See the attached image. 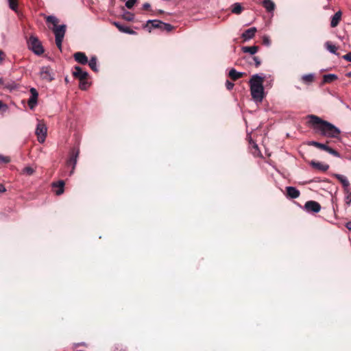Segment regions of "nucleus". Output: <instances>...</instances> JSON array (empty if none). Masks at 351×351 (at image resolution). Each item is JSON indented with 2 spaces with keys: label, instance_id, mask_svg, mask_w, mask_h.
I'll return each instance as SVG.
<instances>
[{
  "label": "nucleus",
  "instance_id": "nucleus-1",
  "mask_svg": "<svg viewBox=\"0 0 351 351\" xmlns=\"http://www.w3.org/2000/svg\"><path fill=\"white\" fill-rule=\"evenodd\" d=\"M308 123L316 133L323 136L336 138L340 134V130L333 124L322 119L320 117L309 114L307 116Z\"/></svg>",
  "mask_w": 351,
  "mask_h": 351
},
{
  "label": "nucleus",
  "instance_id": "nucleus-2",
  "mask_svg": "<svg viewBox=\"0 0 351 351\" xmlns=\"http://www.w3.org/2000/svg\"><path fill=\"white\" fill-rule=\"evenodd\" d=\"M264 76L254 74L250 80V93L255 102H261L264 98Z\"/></svg>",
  "mask_w": 351,
  "mask_h": 351
},
{
  "label": "nucleus",
  "instance_id": "nucleus-3",
  "mask_svg": "<svg viewBox=\"0 0 351 351\" xmlns=\"http://www.w3.org/2000/svg\"><path fill=\"white\" fill-rule=\"evenodd\" d=\"M28 47L35 54L40 56L44 53V48L38 38L34 36H30L27 42Z\"/></svg>",
  "mask_w": 351,
  "mask_h": 351
},
{
  "label": "nucleus",
  "instance_id": "nucleus-4",
  "mask_svg": "<svg viewBox=\"0 0 351 351\" xmlns=\"http://www.w3.org/2000/svg\"><path fill=\"white\" fill-rule=\"evenodd\" d=\"M40 78L47 82H51L55 79V73L49 66H41L39 71Z\"/></svg>",
  "mask_w": 351,
  "mask_h": 351
},
{
  "label": "nucleus",
  "instance_id": "nucleus-5",
  "mask_svg": "<svg viewBox=\"0 0 351 351\" xmlns=\"http://www.w3.org/2000/svg\"><path fill=\"white\" fill-rule=\"evenodd\" d=\"M79 154H80V150L78 148L73 147L70 152L69 158L66 161L67 166L72 165V170L70 172V175L73 174V173L74 171V169L77 165Z\"/></svg>",
  "mask_w": 351,
  "mask_h": 351
},
{
  "label": "nucleus",
  "instance_id": "nucleus-6",
  "mask_svg": "<svg viewBox=\"0 0 351 351\" xmlns=\"http://www.w3.org/2000/svg\"><path fill=\"white\" fill-rule=\"evenodd\" d=\"M47 127L44 123L38 122L36 125L35 133L38 138V141L40 143H43L45 141L47 136Z\"/></svg>",
  "mask_w": 351,
  "mask_h": 351
},
{
  "label": "nucleus",
  "instance_id": "nucleus-7",
  "mask_svg": "<svg viewBox=\"0 0 351 351\" xmlns=\"http://www.w3.org/2000/svg\"><path fill=\"white\" fill-rule=\"evenodd\" d=\"M304 209L307 213H317L321 210V206L318 202L310 200L305 203Z\"/></svg>",
  "mask_w": 351,
  "mask_h": 351
},
{
  "label": "nucleus",
  "instance_id": "nucleus-8",
  "mask_svg": "<svg viewBox=\"0 0 351 351\" xmlns=\"http://www.w3.org/2000/svg\"><path fill=\"white\" fill-rule=\"evenodd\" d=\"M31 96L27 101L28 106L31 110L34 109L38 104V92L35 88H31L29 90Z\"/></svg>",
  "mask_w": 351,
  "mask_h": 351
},
{
  "label": "nucleus",
  "instance_id": "nucleus-9",
  "mask_svg": "<svg viewBox=\"0 0 351 351\" xmlns=\"http://www.w3.org/2000/svg\"><path fill=\"white\" fill-rule=\"evenodd\" d=\"M88 72L83 71L80 66H75L74 67V71H73V75L78 78L80 80H86L88 77Z\"/></svg>",
  "mask_w": 351,
  "mask_h": 351
},
{
  "label": "nucleus",
  "instance_id": "nucleus-10",
  "mask_svg": "<svg viewBox=\"0 0 351 351\" xmlns=\"http://www.w3.org/2000/svg\"><path fill=\"white\" fill-rule=\"evenodd\" d=\"M256 31L257 30H256V27H250V28L245 30L242 33L241 38L245 41H247V40L252 39L255 36V34H256Z\"/></svg>",
  "mask_w": 351,
  "mask_h": 351
},
{
  "label": "nucleus",
  "instance_id": "nucleus-11",
  "mask_svg": "<svg viewBox=\"0 0 351 351\" xmlns=\"http://www.w3.org/2000/svg\"><path fill=\"white\" fill-rule=\"evenodd\" d=\"M162 21L160 20H148L147 21L146 27L148 28L149 31L151 32L152 29H162Z\"/></svg>",
  "mask_w": 351,
  "mask_h": 351
},
{
  "label": "nucleus",
  "instance_id": "nucleus-12",
  "mask_svg": "<svg viewBox=\"0 0 351 351\" xmlns=\"http://www.w3.org/2000/svg\"><path fill=\"white\" fill-rule=\"evenodd\" d=\"M113 25L118 28V29L123 33L134 35L136 34V32L131 29L129 27L125 26L121 24L119 22L114 21Z\"/></svg>",
  "mask_w": 351,
  "mask_h": 351
},
{
  "label": "nucleus",
  "instance_id": "nucleus-13",
  "mask_svg": "<svg viewBox=\"0 0 351 351\" xmlns=\"http://www.w3.org/2000/svg\"><path fill=\"white\" fill-rule=\"evenodd\" d=\"M318 148L328 152V154H330L337 158L341 157L340 154L337 151H336L335 149H332V147L328 146L326 144L320 143V145H319Z\"/></svg>",
  "mask_w": 351,
  "mask_h": 351
},
{
  "label": "nucleus",
  "instance_id": "nucleus-14",
  "mask_svg": "<svg viewBox=\"0 0 351 351\" xmlns=\"http://www.w3.org/2000/svg\"><path fill=\"white\" fill-rule=\"evenodd\" d=\"M66 26L64 24L56 27L53 29L55 38H64Z\"/></svg>",
  "mask_w": 351,
  "mask_h": 351
},
{
  "label": "nucleus",
  "instance_id": "nucleus-15",
  "mask_svg": "<svg viewBox=\"0 0 351 351\" xmlns=\"http://www.w3.org/2000/svg\"><path fill=\"white\" fill-rule=\"evenodd\" d=\"M73 57L75 60L80 64H86L88 63V58L84 52H76Z\"/></svg>",
  "mask_w": 351,
  "mask_h": 351
},
{
  "label": "nucleus",
  "instance_id": "nucleus-16",
  "mask_svg": "<svg viewBox=\"0 0 351 351\" xmlns=\"http://www.w3.org/2000/svg\"><path fill=\"white\" fill-rule=\"evenodd\" d=\"M310 165L311 166H312L313 167L321 171H326L328 169H329V165H327V164H324L322 162H316V161H314V160H312L311 162H310Z\"/></svg>",
  "mask_w": 351,
  "mask_h": 351
},
{
  "label": "nucleus",
  "instance_id": "nucleus-17",
  "mask_svg": "<svg viewBox=\"0 0 351 351\" xmlns=\"http://www.w3.org/2000/svg\"><path fill=\"white\" fill-rule=\"evenodd\" d=\"M334 177L336 178L342 184L344 191H348V189H349L350 182L347 178L341 174H335Z\"/></svg>",
  "mask_w": 351,
  "mask_h": 351
},
{
  "label": "nucleus",
  "instance_id": "nucleus-18",
  "mask_svg": "<svg viewBox=\"0 0 351 351\" xmlns=\"http://www.w3.org/2000/svg\"><path fill=\"white\" fill-rule=\"evenodd\" d=\"M287 195L291 199L298 198L300 195V191L294 186H287L286 188Z\"/></svg>",
  "mask_w": 351,
  "mask_h": 351
},
{
  "label": "nucleus",
  "instance_id": "nucleus-19",
  "mask_svg": "<svg viewBox=\"0 0 351 351\" xmlns=\"http://www.w3.org/2000/svg\"><path fill=\"white\" fill-rule=\"evenodd\" d=\"M262 5L267 12H273L276 8V5L271 0H263Z\"/></svg>",
  "mask_w": 351,
  "mask_h": 351
},
{
  "label": "nucleus",
  "instance_id": "nucleus-20",
  "mask_svg": "<svg viewBox=\"0 0 351 351\" xmlns=\"http://www.w3.org/2000/svg\"><path fill=\"white\" fill-rule=\"evenodd\" d=\"M245 73L237 71L235 69L232 68L229 71L228 75L232 80H237L243 76Z\"/></svg>",
  "mask_w": 351,
  "mask_h": 351
},
{
  "label": "nucleus",
  "instance_id": "nucleus-21",
  "mask_svg": "<svg viewBox=\"0 0 351 351\" xmlns=\"http://www.w3.org/2000/svg\"><path fill=\"white\" fill-rule=\"evenodd\" d=\"M64 182L63 180H59L57 182H53L52 184L53 188H58L57 191H56V194L57 195H60L64 193Z\"/></svg>",
  "mask_w": 351,
  "mask_h": 351
},
{
  "label": "nucleus",
  "instance_id": "nucleus-22",
  "mask_svg": "<svg viewBox=\"0 0 351 351\" xmlns=\"http://www.w3.org/2000/svg\"><path fill=\"white\" fill-rule=\"evenodd\" d=\"M341 17V11L337 12L332 16L330 26L332 27H335L336 26H337V25L339 24V23L340 21Z\"/></svg>",
  "mask_w": 351,
  "mask_h": 351
},
{
  "label": "nucleus",
  "instance_id": "nucleus-23",
  "mask_svg": "<svg viewBox=\"0 0 351 351\" xmlns=\"http://www.w3.org/2000/svg\"><path fill=\"white\" fill-rule=\"evenodd\" d=\"M241 50L243 53H249L251 55H254L258 50V47L254 46H244L242 47Z\"/></svg>",
  "mask_w": 351,
  "mask_h": 351
},
{
  "label": "nucleus",
  "instance_id": "nucleus-24",
  "mask_svg": "<svg viewBox=\"0 0 351 351\" xmlns=\"http://www.w3.org/2000/svg\"><path fill=\"white\" fill-rule=\"evenodd\" d=\"M314 79H315L314 73L303 75L301 77L302 82L307 85L311 84L314 81Z\"/></svg>",
  "mask_w": 351,
  "mask_h": 351
},
{
  "label": "nucleus",
  "instance_id": "nucleus-25",
  "mask_svg": "<svg viewBox=\"0 0 351 351\" xmlns=\"http://www.w3.org/2000/svg\"><path fill=\"white\" fill-rule=\"evenodd\" d=\"M88 63L90 69L95 72L98 71L97 67V57L93 56L90 58V60H88Z\"/></svg>",
  "mask_w": 351,
  "mask_h": 351
},
{
  "label": "nucleus",
  "instance_id": "nucleus-26",
  "mask_svg": "<svg viewBox=\"0 0 351 351\" xmlns=\"http://www.w3.org/2000/svg\"><path fill=\"white\" fill-rule=\"evenodd\" d=\"M338 78L336 74L329 73L324 75L323 76V82L324 83H331L334 80Z\"/></svg>",
  "mask_w": 351,
  "mask_h": 351
},
{
  "label": "nucleus",
  "instance_id": "nucleus-27",
  "mask_svg": "<svg viewBox=\"0 0 351 351\" xmlns=\"http://www.w3.org/2000/svg\"><path fill=\"white\" fill-rule=\"evenodd\" d=\"M326 49L331 53L339 55L337 53V48L335 45H332L330 41H327L324 44Z\"/></svg>",
  "mask_w": 351,
  "mask_h": 351
},
{
  "label": "nucleus",
  "instance_id": "nucleus-28",
  "mask_svg": "<svg viewBox=\"0 0 351 351\" xmlns=\"http://www.w3.org/2000/svg\"><path fill=\"white\" fill-rule=\"evenodd\" d=\"M243 10V8L239 3H235L232 5V12L236 14H239L241 13Z\"/></svg>",
  "mask_w": 351,
  "mask_h": 351
},
{
  "label": "nucleus",
  "instance_id": "nucleus-29",
  "mask_svg": "<svg viewBox=\"0 0 351 351\" xmlns=\"http://www.w3.org/2000/svg\"><path fill=\"white\" fill-rule=\"evenodd\" d=\"M8 5H9V8L14 11V12H17L18 11V1L17 0H8Z\"/></svg>",
  "mask_w": 351,
  "mask_h": 351
},
{
  "label": "nucleus",
  "instance_id": "nucleus-30",
  "mask_svg": "<svg viewBox=\"0 0 351 351\" xmlns=\"http://www.w3.org/2000/svg\"><path fill=\"white\" fill-rule=\"evenodd\" d=\"M123 18L128 21H132L134 19V15L128 11H125L123 14Z\"/></svg>",
  "mask_w": 351,
  "mask_h": 351
},
{
  "label": "nucleus",
  "instance_id": "nucleus-31",
  "mask_svg": "<svg viewBox=\"0 0 351 351\" xmlns=\"http://www.w3.org/2000/svg\"><path fill=\"white\" fill-rule=\"evenodd\" d=\"M46 21L48 22V23H51L53 25L56 26V25H57V23L58 22V19L56 16L50 15V16H48L46 18Z\"/></svg>",
  "mask_w": 351,
  "mask_h": 351
},
{
  "label": "nucleus",
  "instance_id": "nucleus-32",
  "mask_svg": "<svg viewBox=\"0 0 351 351\" xmlns=\"http://www.w3.org/2000/svg\"><path fill=\"white\" fill-rule=\"evenodd\" d=\"M346 193L345 201L346 204L349 206L351 204V192L348 189V191H344Z\"/></svg>",
  "mask_w": 351,
  "mask_h": 351
},
{
  "label": "nucleus",
  "instance_id": "nucleus-33",
  "mask_svg": "<svg viewBox=\"0 0 351 351\" xmlns=\"http://www.w3.org/2000/svg\"><path fill=\"white\" fill-rule=\"evenodd\" d=\"M89 86V84L86 80H80L79 87L81 90H86Z\"/></svg>",
  "mask_w": 351,
  "mask_h": 351
},
{
  "label": "nucleus",
  "instance_id": "nucleus-34",
  "mask_svg": "<svg viewBox=\"0 0 351 351\" xmlns=\"http://www.w3.org/2000/svg\"><path fill=\"white\" fill-rule=\"evenodd\" d=\"M3 88L8 89L10 90H12L16 88V86L14 82L5 83V84L3 83Z\"/></svg>",
  "mask_w": 351,
  "mask_h": 351
},
{
  "label": "nucleus",
  "instance_id": "nucleus-35",
  "mask_svg": "<svg viewBox=\"0 0 351 351\" xmlns=\"http://www.w3.org/2000/svg\"><path fill=\"white\" fill-rule=\"evenodd\" d=\"M162 28L161 29L165 30L166 32H170L173 29V26L169 23L162 22Z\"/></svg>",
  "mask_w": 351,
  "mask_h": 351
},
{
  "label": "nucleus",
  "instance_id": "nucleus-36",
  "mask_svg": "<svg viewBox=\"0 0 351 351\" xmlns=\"http://www.w3.org/2000/svg\"><path fill=\"white\" fill-rule=\"evenodd\" d=\"M137 0H128L125 2V6L128 9H131L134 7V4L136 3Z\"/></svg>",
  "mask_w": 351,
  "mask_h": 351
},
{
  "label": "nucleus",
  "instance_id": "nucleus-37",
  "mask_svg": "<svg viewBox=\"0 0 351 351\" xmlns=\"http://www.w3.org/2000/svg\"><path fill=\"white\" fill-rule=\"evenodd\" d=\"M23 172L27 175H32L34 170L31 167H26L23 169Z\"/></svg>",
  "mask_w": 351,
  "mask_h": 351
},
{
  "label": "nucleus",
  "instance_id": "nucleus-38",
  "mask_svg": "<svg viewBox=\"0 0 351 351\" xmlns=\"http://www.w3.org/2000/svg\"><path fill=\"white\" fill-rule=\"evenodd\" d=\"M10 159L8 156H3L0 154V163H8Z\"/></svg>",
  "mask_w": 351,
  "mask_h": 351
},
{
  "label": "nucleus",
  "instance_id": "nucleus-39",
  "mask_svg": "<svg viewBox=\"0 0 351 351\" xmlns=\"http://www.w3.org/2000/svg\"><path fill=\"white\" fill-rule=\"evenodd\" d=\"M56 40V44L58 48L61 50L62 49V43L63 40V38H55Z\"/></svg>",
  "mask_w": 351,
  "mask_h": 351
},
{
  "label": "nucleus",
  "instance_id": "nucleus-40",
  "mask_svg": "<svg viewBox=\"0 0 351 351\" xmlns=\"http://www.w3.org/2000/svg\"><path fill=\"white\" fill-rule=\"evenodd\" d=\"M252 59L254 61V64L256 67H258L261 64V60L258 57L254 56Z\"/></svg>",
  "mask_w": 351,
  "mask_h": 351
},
{
  "label": "nucleus",
  "instance_id": "nucleus-41",
  "mask_svg": "<svg viewBox=\"0 0 351 351\" xmlns=\"http://www.w3.org/2000/svg\"><path fill=\"white\" fill-rule=\"evenodd\" d=\"M263 45H265L266 46H269L270 44H271V41H270L269 38L268 36H263Z\"/></svg>",
  "mask_w": 351,
  "mask_h": 351
},
{
  "label": "nucleus",
  "instance_id": "nucleus-42",
  "mask_svg": "<svg viewBox=\"0 0 351 351\" xmlns=\"http://www.w3.org/2000/svg\"><path fill=\"white\" fill-rule=\"evenodd\" d=\"M234 83L230 82L229 80H226V87L228 90H231L234 88Z\"/></svg>",
  "mask_w": 351,
  "mask_h": 351
},
{
  "label": "nucleus",
  "instance_id": "nucleus-43",
  "mask_svg": "<svg viewBox=\"0 0 351 351\" xmlns=\"http://www.w3.org/2000/svg\"><path fill=\"white\" fill-rule=\"evenodd\" d=\"M8 109V106L7 104H3V101H0V110L3 112L7 111Z\"/></svg>",
  "mask_w": 351,
  "mask_h": 351
},
{
  "label": "nucleus",
  "instance_id": "nucleus-44",
  "mask_svg": "<svg viewBox=\"0 0 351 351\" xmlns=\"http://www.w3.org/2000/svg\"><path fill=\"white\" fill-rule=\"evenodd\" d=\"M308 145H313V146H315L317 148L319 147V145H320V143L319 142H317V141H309L308 143Z\"/></svg>",
  "mask_w": 351,
  "mask_h": 351
},
{
  "label": "nucleus",
  "instance_id": "nucleus-45",
  "mask_svg": "<svg viewBox=\"0 0 351 351\" xmlns=\"http://www.w3.org/2000/svg\"><path fill=\"white\" fill-rule=\"evenodd\" d=\"M344 60L351 62V52L346 53L342 57Z\"/></svg>",
  "mask_w": 351,
  "mask_h": 351
},
{
  "label": "nucleus",
  "instance_id": "nucleus-46",
  "mask_svg": "<svg viewBox=\"0 0 351 351\" xmlns=\"http://www.w3.org/2000/svg\"><path fill=\"white\" fill-rule=\"evenodd\" d=\"M251 143L252 144V147L255 149V151L259 152V149H258V145L254 142H252Z\"/></svg>",
  "mask_w": 351,
  "mask_h": 351
},
{
  "label": "nucleus",
  "instance_id": "nucleus-47",
  "mask_svg": "<svg viewBox=\"0 0 351 351\" xmlns=\"http://www.w3.org/2000/svg\"><path fill=\"white\" fill-rule=\"evenodd\" d=\"M150 8V4L149 3H145L143 5V8L147 10Z\"/></svg>",
  "mask_w": 351,
  "mask_h": 351
},
{
  "label": "nucleus",
  "instance_id": "nucleus-48",
  "mask_svg": "<svg viewBox=\"0 0 351 351\" xmlns=\"http://www.w3.org/2000/svg\"><path fill=\"white\" fill-rule=\"evenodd\" d=\"M6 191V189L5 188V186L0 184V193H3Z\"/></svg>",
  "mask_w": 351,
  "mask_h": 351
},
{
  "label": "nucleus",
  "instance_id": "nucleus-49",
  "mask_svg": "<svg viewBox=\"0 0 351 351\" xmlns=\"http://www.w3.org/2000/svg\"><path fill=\"white\" fill-rule=\"evenodd\" d=\"M4 58V53L3 52V51L0 50V61H3Z\"/></svg>",
  "mask_w": 351,
  "mask_h": 351
},
{
  "label": "nucleus",
  "instance_id": "nucleus-50",
  "mask_svg": "<svg viewBox=\"0 0 351 351\" xmlns=\"http://www.w3.org/2000/svg\"><path fill=\"white\" fill-rule=\"evenodd\" d=\"M347 228H348V229L351 230V221L348 223V224H347Z\"/></svg>",
  "mask_w": 351,
  "mask_h": 351
},
{
  "label": "nucleus",
  "instance_id": "nucleus-51",
  "mask_svg": "<svg viewBox=\"0 0 351 351\" xmlns=\"http://www.w3.org/2000/svg\"><path fill=\"white\" fill-rule=\"evenodd\" d=\"M3 84V80L1 78H0V84Z\"/></svg>",
  "mask_w": 351,
  "mask_h": 351
},
{
  "label": "nucleus",
  "instance_id": "nucleus-52",
  "mask_svg": "<svg viewBox=\"0 0 351 351\" xmlns=\"http://www.w3.org/2000/svg\"><path fill=\"white\" fill-rule=\"evenodd\" d=\"M347 75H348V76H351V73H348L347 74Z\"/></svg>",
  "mask_w": 351,
  "mask_h": 351
},
{
  "label": "nucleus",
  "instance_id": "nucleus-53",
  "mask_svg": "<svg viewBox=\"0 0 351 351\" xmlns=\"http://www.w3.org/2000/svg\"><path fill=\"white\" fill-rule=\"evenodd\" d=\"M65 81H66V82H68V79H67V77H66V78H65Z\"/></svg>",
  "mask_w": 351,
  "mask_h": 351
}]
</instances>
